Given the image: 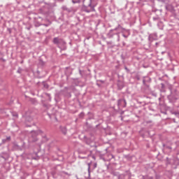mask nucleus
Returning <instances> with one entry per match:
<instances>
[{
	"mask_svg": "<svg viewBox=\"0 0 179 179\" xmlns=\"http://www.w3.org/2000/svg\"><path fill=\"white\" fill-rule=\"evenodd\" d=\"M98 83H104V80H97Z\"/></svg>",
	"mask_w": 179,
	"mask_h": 179,
	"instance_id": "nucleus-22",
	"label": "nucleus"
},
{
	"mask_svg": "<svg viewBox=\"0 0 179 179\" xmlns=\"http://www.w3.org/2000/svg\"><path fill=\"white\" fill-rule=\"evenodd\" d=\"M60 129H61L62 134H64V135H66V132H67L66 127H60Z\"/></svg>",
	"mask_w": 179,
	"mask_h": 179,
	"instance_id": "nucleus-11",
	"label": "nucleus"
},
{
	"mask_svg": "<svg viewBox=\"0 0 179 179\" xmlns=\"http://www.w3.org/2000/svg\"><path fill=\"white\" fill-rule=\"evenodd\" d=\"M37 135H38V131H31V136L29 137L30 142H37V141H38Z\"/></svg>",
	"mask_w": 179,
	"mask_h": 179,
	"instance_id": "nucleus-3",
	"label": "nucleus"
},
{
	"mask_svg": "<svg viewBox=\"0 0 179 179\" xmlns=\"http://www.w3.org/2000/svg\"><path fill=\"white\" fill-rule=\"evenodd\" d=\"M79 73L81 76H83V74H82V70L79 69Z\"/></svg>",
	"mask_w": 179,
	"mask_h": 179,
	"instance_id": "nucleus-25",
	"label": "nucleus"
},
{
	"mask_svg": "<svg viewBox=\"0 0 179 179\" xmlns=\"http://www.w3.org/2000/svg\"><path fill=\"white\" fill-rule=\"evenodd\" d=\"M126 71H128V68L125 67Z\"/></svg>",
	"mask_w": 179,
	"mask_h": 179,
	"instance_id": "nucleus-34",
	"label": "nucleus"
},
{
	"mask_svg": "<svg viewBox=\"0 0 179 179\" xmlns=\"http://www.w3.org/2000/svg\"><path fill=\"white\" fill-rule=\"evenodd\" d=\"M149 41H153V40H157V34H151L148 36Z\"/></svg>",
	"mask_w": 179,
	"mask_h": 179,
	"instance_id": "nucleus-8",
	"label": "nucleus"
},
{
	"mask_svg": "<svg viewBox=\"0 0 179 179\" xmlns=\"http://www.w3.org/2000/svg\"><path fill=\"white\" fill-rule=\"evenodd\" d=\"M161 92H166L164 83H161Z\"/></svg>",
	"mask_w": 179,
	"mask_h": 179,
	"instance_id": "nucleus-13",
	"label": "nucleus"
},
{
	"mask_svg": "<svg viewBox=\"0 0 179 179\" xmlns=\"http://www.w3.org/2000/svg\"><path fill=\"white\" fill-rule=\"evenodd\" d=\"M129 35H126L125 34H122V36L124 38H128Z\"/></svg>",
	"mask_w": 179,
	"mask_h": 179,
	"instance_id": "nucleus-21",
	"label": "nucleus"
},
{
	"mask_svg": "<svg viewBox=\"0 0 179 179\" xmlns=\"http://www.w3.org/2000/svg\"><path fill=\"white\" fill-rule=\"evenodd\" d=\"M117 87H118L119 90H122V87H124V85H121L120 83H118Z\"/></svg>",
	"mask_w": 179,
	"mask_h": 179,
	"instance_id": "nucleus-16",
	"label": "nucleus"
},
{
	"mask_svg": "<svg viewBox=\"0 0 179 179\" xmlns=\"http://www.w3.org/2000/svg\"><path fill=\"white\" fill-rule=\"evenodd\" d=\"M110 156L111 159H114V155H113L110 154Z\"/></svg>",
	"mask_w": 179,
	"mask_h": 179,
	"instance_id": "nucleus-27",
	"label": "nucleus"
},
{
	"mask_svg": "<svg viewBox=\"0 0 179 179\" xmlns=\"http://www.w3.org/2000/svg\"><path fill=\"white\" fill-rule=\"evenodd\" d=\"M37 34H40V32H37Z\"/></svg>",
	"mask_w": 179,
	"mask_h": 179,
	"instance_id": "nucleus-36",
	"label": "nucleus"
},
{
	"mask_svg": "<svg viewBox=\"0 0 179 179\" xmlns=\"http://www.w3.org/2000/svg\"><path fill=\"white\" fill-rule=\"evenodd\" d=\"M97 86H99V87H100V86H101V85H100V83H99L98 82L96 83Z\"/></svg>",
	"mask_w": 179,
	"mask_h": 179,
	"instance_id": "nucleus-28",
	"label": "nucleus"
},
{
	"mask_svg": "<svg viewBox=\"0 0 179 179\" xmlns=\"http://www.w3.org/2000/svg\"><path fill=\"white\" fill-rule=\"evenodd\" d=\"M167 99L170 103H174V101H177V100H178V97L174 95L173 92H171V94L168 95Z\"/></svg>",
	"mask_w": 179,
	"mask_h": 179,
	"instance_id": "nucleus-4",
	"label": "nucleus"
},
{
	"mask_svg": "<svg viewBox=\"0 0 179 179\" xmlns=\"http://www.w3.org/2000/svg\"><path fill=\"white\" fill-rule=\"evenodd\" d=\"M164 147L165 148V149H167L168 150H171V146L164 145Z\"/></svg>",
	"mask_w": 179,
	"mask_h": 179,
	"instance_id": "nucleus-19",
	"label": "nucleus"
},
{
	"mask_svg": "<svg viewBox=\"0 0 179 179\" xmlns=\"http://www.w3.org/2000/svg\"><path fill=\"white\" fill-rule=\"evenodd\" d=\"M36 27H38V26H41V24H38L37 22L35 23Z\"/></svg>",
	"mask_w": 179,
	"mask_h": 179,
	"instance_id": "nucleus-23",
	"label": "nucleus"
},
{
	"mask_svg": "<svg viewBox=\"0 0 179 179\" xmlns=\"http://www.w3.org/2000/svg\"><path fill=\"white\" fill-rule=\"evenodd\" d=\"M58 45H60V47H62L64 50H66V42H65L64 39H62V41H60V43H59Z\"/></svg>",
	"mask_w": 179,
	"mask_h": 179,
	"instance_id": "nucleus-9",
	"label": "nucleus"
},
{
	"mask_svg": "<svg viewBox=\"0 0 179 179\" xmlns=\"http://www.w3.org/2000/svg\"><path fill=\"white\" fill-rule=\"evenodd\" d=\"M150 123H152V121H151V120H150V121L147 122V124H150Z\"/></svg>",
	"mask_w": 179,
	"mask_h": 179,
	"instance_id": "nucleus-31",
	"label": "nucleus"
},
{
	"mask_svg": "<svg viewBox=\"0 0 179 179\" xmlns=\"http://www.w3.org/2000/svg\"><path fill=\"white\" fill-rule=\"evenodd\" d=\"M134 79L136 80H141V76H139V74H136L134 77Z\"/></svg>",
	"mask_w": 179,
	"mask_h": 179,
	"instance_id": "nucleus-14",
	"label": "nucleus"
},
{
	"mask_svg": "<svg viewBox=\"0 0 179 179\" xmlns=\"http://www.w3.org/2000/svg\"><path fill=\"white\" fill-rule=\"evenodd\" d=\"M81 159H85V157H81Z\"/></svg>",
	"mask_w": 179,
	"mask_h": 179,
	"instance_id": "nucleus-35",
	"label": "nucleus"
},
{
	"mask_svg": "<svg viewBox=\"0 0 179 179\" xmlns=\"http://www.w3.org/2000/svg\"><path fill=\"white\" fill-rule=\"evenodd\" d=\"M154 96H156V94H154Z\"/></svg>",
	"mask_w": 179,
	"mask_h": 179,
	"instance_id": "nucleus-38",
	"label": "nucleus"
},
{
	"mask_svg": "<svg viewBox=\"0 0 179 179\" xmlns=\"http://www.w3.org/2000/svg\"><path fill=\"white\" fill-rule=\"evenodd\" d=\"M48 115L50 117V118H51V114L48 113Z\"/></svg>",
	"mask_w": 179,
	"mask_h": 179,
	"instance_id": "nucleus-32",
	"label": "nucleus"
},
{
	"mask_svg": "<svg viewBox=\"0 0 179 179\" xmlns=\"http://www.w3.org/2000/svg\"><path fill=\"white\" fill-rule=\"evenodd\" d=\"M153 20L154 21H156V20H160V17H159L158 15L155 16V17H152Z\"/></svg>",
	"mask_w": 179,
	"mask_h": 179,
	"instance_id": "nucleus-15",
	"label": "nucleus"
},
{
	"mask_svg": "<svg viewBox=\"0 0 179 179\" xmlns=\"http://www.w3.org/2000/svg\"><path fill=\"white\" fill-rule=\"evenodd\" d=\"M151 80H152V79L149 76L143 77V83L144 86H148L146 84L150 83Z\"/></svg>",
	"mask_w": 179,
	"mask_h": 179,
	"instance_id": "nucleus-7",
	"label": "nucleus"
},
{
	"mask_svg": "<svg viewBox=\"0 0 179 179\" xmlns=\"http://www.w3.org/2000/svg\"><path fill=\"white\" fill-rule=\"evenodd\" d=\"M62 40V38H60L59 37H55L53 38V43L57 45H59V43H61Z\"/></svg>",
	"mask_w": 179,
	"mask_h": 179,
	"instance_id": "nucleus-10",
	"label": "nucleus"
},
{
	"mask_svg": "<svg viewBox=\"0 0 179 179\" xmlns=\"http://www.w3.org/2000/svg\"><path fill=\"white\" fill-rule=\"evenodd\" d=\"M62 10H63V12H66V13H72V12H73V8H69L66 6H62Z\"/></svg>",
	"mask_w": 179,
	"mask_h": 179,
	"instance_id": "nucleus-6",
	"label": "nucleus"
},
{
	"mask_svg": "<svg viewBox=\"0 0 179 179\" xmlns=\"http://www.w3.org/2000/svg\"><path fill=\"white\" fill-rule=\"evenodd\" d=\"M57 2H64L65 0H57Z\"/></svg>",
	"mask_w": 179,
	"mask_h": 179,
	"instance_id": "nucleus-26",
	"label": "nucleus"
},
{
	"mask_svg": "<svg viewBox=\"0 0 179 179\" xmlns=\"http://www.w3.org/2000/svg\"><path fill=\"white\" fill-rule=\"evenodd\" d=\"M45 95L48 96V97H49V100H50V101H51V95L48 93H46Z\"/></svg>",
	"mask_w": 179,
	"mask_h": 179,
	"instance_id": "nucleus-20",
	"label": "nucleus"
},
{
	"mask_svg": "<svg viewBox=\"0 0 179 179\" xmlns=\"http://www.w3.org/2000/svg\"><path fill=\"white\" fill-rule=\"evenodd\" d=\"M36 19H41V20H43V17L38 16Z\"/></svg>",
	"mask_w": 179,
	"mask_h": 179,
	"instance_id": "nucleus-29",
	"label": "nucleus"
},
{
	"mask_svg": "<svg viewBox=\"0 0 179 179\" xmlns=\"http://www.w3.org/2000/svg\"><path fill=\"white\" fill-rule=\"evenodd\" d=\"M120 31H125V28H123L121 24H118L115 29H110L106 34V36L108 38H115V40L119 42Z\"/></svg>",
	"mask_w": 179,
	"mask_h": 179,
	"instance_id": "nucleus-2",
	"label": "nucleus"
},
{
	"mask_svg": "<svg viewBox=\"0 0 179 179\" xmlns=\"http://www.w3.org/2000/svg\"><path fill=\"white\" fill-rule=\"evenodd\" d=\"M98 3V0H89L88 3H83L82 5L80 10L85 13H92L93 12H96V6H97Z\"/></svg>",
	"mask_w": 179,
	"mask_h": 179,
	"instance_id": "nucleus-1",
	"label": "nucleus"
},
{
	"mask_svg": "<svg viewBox=\"0 0 179 179\" xmlns=\"http://www.w3.org/2000/svg\"><path fill=\"white\" fill-rule=\"evenodd\" d=\"M43 25L45 26V27H48V24H43Z\"/></svg>",
	"mask_w": 179,
	"mask_h": 179,
	"instance_id": "nucleus-30",
	"label": "nucleus"
},
{
	"mask_svg": "<svg viewBox=\"0 0 179 179\" xmlns=\"http://www.w3.org/2000/svg\"><path fill=\"white\" fill-rule=\"evenodd\" d=\"M8 141H10V136H7L6 139L2 140V143H6Z\"/></svg>",
	"mask_w": 179,
	"mask_h": 179,
	"instance_id": "nucleus-12",
	"label": "nucleus"
},
{
	"mask_svg": "<svg viewBox=\"0 0 179 179\" xmlns=\"http://www.w3.org/2000/svg\"><path fill=\"white\" fill-rule=\"evenodd\" d=\"M69 97H71V93H69Z\"/></svg>",
	"mask_w": 179,
	"mask_h": 179,
	"instance_id": "nucleus-33",
	"label": "nucleus"
},
{
	"mask_svg": "<svg viewBox=\"0 0 179 179\" xmlns=\"http://www.w3.org/2000/svg\"><path fill=\"white\" fill-rule=\"evenodd\" d=\"M39 132H41V131L40 130Z\"/></svg>",
	"mask_w": 179,
	"mask_h": 179,
	"instance_id": "nucleus-37",
	"label": "nucleus"
},
{
	"mask_svg": "<svg viewBox=\"0 0 179 179\" xmlns=\"http://www.w3.org/2000/svg\"><path fill=\"white\" fill-rule=\"evenodd\" d=\"M96 167H97V164L96 163H94L93 164V169H96Z\"/></svg>",
	"mask_w": 179,
	"mask_h": 179,
	"instance_id": "nucleus-24",
	"label": "nucleus"
},
{
	"mask_svg": "<svg viewBox=\"0 0 179 179\" xmlns=\"http://www.w3.org/2000/svg\"><path fill=\"white\" fill-rule=\"evenodd\" d=\"M85 143H87V145H90L92 143V141L87 138L85 140Z\"/></svg>",
	"mask_w": 179,
	"mask_h": 179,
	"instance_id": "nucleus-17",
	"label": "nucleus"
},
{
	"mask_svg": "<svg viewBox=\"0 0 179 179\" xmlns=\"http://www.w3.org/2000/svg\"><path fill=\"white\" fill-rule=\"evenodd\" d=\"M73 3H80V0H72Z\"/></svg>",
	"mask_w": 179,
	"mask_h": 179,
	"instance_id": "nucleus-18",
	"label": "nucleus"
},
{
	"mask_svg": "<svg viewBox=\"0 0 179 179\" xmlns=\"http://www.w3.org/2000/svg\"><path fill=\"white\" fill-rule=\"evenodd\" d=\"M117 106L119 108L127 107V101L124 99H120L117 101Z\"/></svg>",
	"mask_w": 179,
	"mask_h": 179,
	"instance_id": "nucleus-5",
	"label": "nucleus"
}]
</instances>
